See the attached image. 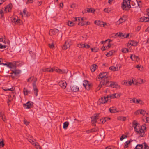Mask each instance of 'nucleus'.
I'll list each match as a JSON object with an SVG mask.
<instances>
[{
  "instance_id": "nucleus-56",
  "label": "nucleus",
  "mask_w": 149,
  "mask_h": 149,
  "mask_svg": "<svg viewBox=\"0 0 149 149\" xmlns=\"http://www.w3.org/2000/svg\"><path fill=\"white\" fill-rule=\"evenodd\" d=\"M48 45H49V47L51 49H53V48H54V45L53 43L49 44H48Z\"/></svg>"
},
{
  "instance_id": "nucleus-17",
  "label": "nucleus",
  "mask_w": 149,
  "mask_h": 149,
  "mask_svg": "<svg viewBox=\"0 0 149 149\" xmlns=\"http://www.w3.org/2000/svg\"><path fill=\"white\" fill-rule=\"evenodd\" d=\"M139 21L141 22H147L149 21V18L145 17H143L140 18Z\"/></svg>"
},
{
  "instance_id": "nucleus-14",
  "label": "nucleus",
  "mask_w": 149,
  "mask_h": 149,
  "mask_svg": "<svg viewBox=\"0 0 149 149\" xmlns=\"http://www.w3.org/2000/svg\"><path fill=\"white\" fill-rule=\"evenodd\" d=\"M59 85L62 88L65 89L66 88L67 86V83L64 81H61L59 82Z\"/></svg>"
},
{
  "instance_id": "nucleus-49",
  "label": "nucleus",
  "mask_w": 149,
  "mask_h": 149,
  "mask_svg": "<svg viewBox=\"0 0 149 149\" xmlns=\"http://www.w3.org/2000/svg\"><path fill=\"white\" fill-rule=\"evenodd\" d=\"M143 144L144 146V148L143 149H149V147L146 143L144 142Z\"/></svg>"
},
{
  "instance_id": "nucleus-28",
  "label": "nucleus",
  "mask_w": 149,
  "mask_h": 149,
  "mask_svg": "<svg viewBox=\"0 0 149 149\" xmlns=\"http://www.w3.org/2000/svg\"><path fill=\"white\" fill-rule=\"evenodd\" d=\"M115 52L114 50L110 51L107 53L106 55L107 57H109L112 55Z\"/></svg>"
},
{
  "instance_id": "nucleus-55",
  "label": "nucleus",
  "mask_w": 149,
  "mask_h": 149,
  "mask_svg": "<svg viewBox=\"0 0 149 149\" xmlns=\"http://www.w3.org/2000/svg\"><path fill=\"white\" fill-rule=\"evenodd\" d=\"M140 114L143 115L145 116L146 114V111L143 110H141L140 111Z\"/></svg>"
},
{
  "instance_id": "nucleus-41",
  "label": "nucleus",
  "mask_w": 149,
  "mask_h": 149,
  "mask_svg": "<svg viewBox=\"0 0 149 149\" xmlns=\"http://www.w3.org/2000/svg\"><path fill=\"white\" fill-rule=\"evenodd\" d=\"M116 84L115 83L111 81V83L110 84V87L113 88H115L116 87Z\"/></svg>"
},
{
  "instance_id": "nucleus-1",
  "label": "nucleus",
  "mask_w": 149,
  "mask_h": 149,
  "mask_svg": "<svg viewBox=\"0 0 149 149\" xmlns=\"http://www.w3.org/2000/svg\"><path fill=\"white\" fill-rule=\"evenodd\" d=\"M132 124L136 134H138L141 137L144 136L146 129V124L143 125L141 127L138 125V123L137 122L136 120H134L132 123Z\"/></svg>"
},
{
  "instance_id": "nucleus-58",
  "label": "nucleus",
  "mask_w": 149,
  "mask_h": 149,
  "mask_svg": "<svg viewBox=\"0 0 149 149\" xmlns=\"http://www.w3.org/2000/svg\"><path fill=\"white\" fill-rule=\"evenodd\" d=\"M3 90L5 91H12L14 90V88L13 87L10 88H7V89H4Z\"/></svg>"
},
{
  "instance_id": "nucleus-64",
  "label": "nucleus",
  "mask_w": 149,
  "mask_h": 149,
  "mask_svg": "<svg viewBox=\"0 0 149 149\" xmlns=\"http://www.w3.org/2000/svg\"><path fill=\"white\" fill-rule=\"evenodd\" d=\"M105 148L106 149H117L116 147H106Z\"/></svg>"
},
{
  "instance_id": "nucleus-39",
  "label": "nucleus",
  "mask_w": 149,
  "mask_h": 149,
  "mask_svg": "<svg viewBox=\"0 0 149 149\" xmlns=\"http://www.w3.org/2000/svg\"><path fill=\"white\" fill-rule=\"evenodd\" d=\"M109 110L110 112L111 113H113L116 112V110L113 107H111L109 109Z\"/></svg>"
},
{
  "instance_id": "nucleus-43",
  "label": "nucleus",
  "mask_w": 149,
  "mask_h": 149,
  "mask_svg": "<svg viewBox=\"0 0 149 149\" xmlns=\"http://www.w3.org/2000/svg\"><path fill=\"white\" fill-rule=\"evenodd\" d=\"M77 46L80 48H84V47H85V45L84 44L79 43L77 44Z\"/></svg>"
},
{
  "instance_id": "nucleus-51",
  "label": "nucleus",
  "mask_w": 149,
  "mask_h": 149,
  "mask_svg": "<svg viewBox=\"0 0 149 149\" xmlns=\"http://www.w3.org/2000/svg\"><path fill=\"white\" fill-rule=\"evenodd\" d=\"M52 69H53V72L54 71H55L58 73L59 72V69L58 68H55V67H53L52 68Z\"/></svg>"
},
{
  "instance_id": "nucleus-4",
  "label": "nucleus",
  "mask_w": 149,
  "mask_h": 149,
  "mask_svg": "<svg viewBox=\"0 0 149 149\" xmlns=\"http://www.w3.org/2000/svg\"><path fill=\"white\" fill-rule=\"evenodd\" d=\"M71 45V41L70 40H68L66 41L64 45L63 46L62 48L63 50H66L68 48H69Z\"/></svg>"
},
{
  "instance_id": "nucleus-61",
  "label": "nucleus",
  "mask_w": 149,
  "mask_h": 149,
  "mask_svg": "<svg viewBox=\"0 0 149 149\" xmlns=\"http://www.w3.org/2000/svg\"><path fill=\"white\" fill-rule=\"evenodd\" d=\"M114 95H115V98H118L120 96V94L119 93H114Z\"/></svg>"
},
{
  "instance_id": "nucleus-2",
  "label": "nucleus",
  "mask_w": 149,
  "mask_h": 149,
  "mask_svg": "<svg viewBox=\"0 0 149 149\" xmlns=\"http://www.w3.org/2000/svg\"><path fill=\"white\" fill-rule=\"evenodd\" d=\"M130 0H123L122 3V8L125 10H128L130 8Z\"/></svg>"
},
{
  "instance_id": "nucleus-53",
  "label": "nucleus",
  "mask_w": 149,
  "mask_h": 149,
  "mask_svg": "<svg viewBox=\"0 0 149 149\" xmlns=\"http://www.w3.org/2000/svg\"><path fill=\"white\" fill-rule=\"evenodd\" d=\"M136 3L138 6L139 8H141V2L140 1H138L137 0H136Z\"/></svg>"
},
{
  "instance_id": "nucleus-10",
  "label": "nucleus",
  "mask_w": 149,
  "mask_h": 149,
  "mask_svg": "<svg viewBox=\"0 0 149 149\" xmlns=\"http://www.w3.org/2000/svg\"><path fill=\"white\" fill-rule=\"evenodd\" d=\"M109 100L107 97H102L98 101V104H104L107 102Z\"/></svg>"
},
{
  "instance_id": "nucleus-8",
  "label": "nucleus",
  "mask_w": 149,
  "mask_h": 149,
  "mask_svg": "<svg viewBox=\"0 0 149 149\" xmlns=\"http://www.w3.org/2000/svg\"><path fill=\"white\" fill-rule=\"evenodd\" d=\"M83 85L85 88L87 90H89L91 87V86L88 81L84 80L83 81Z\"/></svg>"
},
{
  "instance_id": "nucleus-3",
  "label": "nucleus",
  "mask_w": 149,
  "mask_h": 149,
  "mask_svg": "<svg viewBox=\"0 0 149 149\" xmlns=\"http://www.w3.org/2000/svg\"><path fill=\"white\" fill-rule=\"evenodd\" d=\"M21 62L20 61H14L13 63H8V67H9L12 70H14L15 69H16V66H19L18 63L20 64Z\"/></svg>"
},
{
  "instance_id": "nucleus-47",
  "label": "nucleus",
  "mask_w": 149,
  "mask_h": 149,
  "mask_svg": "<svg viewBox=\"0 0 149 149\" xmlns=\"http://www.w3.org/2000/svg\"><path fill=\"white\" fill-rule=\"evenodd\" d=\"M4 146V143L3 139L2 140L0 139V146L3 147Z\"/></svg>"
},
{
  "instance_id": "nucleus-40",
  "label": "nucleus",
  "mask_w": 149,
  "mask_h": 149,
  "mask_svg": "<svg viewBox=\"0 0 149 149\" xmlns=\"http://www.w3.org/2000/svg\"><path fill=\"white\" fill-rule=\"evenodd\" d=\"M115 95H114V94H111V95H107V97L108 98L109 100V99H111V98L113 99V98H115Z\"/></svg>"
},
{
  "instance_id": "nucleus-25",
  "label": "nucleus",
  "mask_w": 149,
  "mask_h": 149,
  "mask_svg": "<svg viewBox=\"0 0 149 149\" xmlns=\"http://www.w3.org/2000/svg\"><path fill=\"white\" fill-rule=\"evenodd\" d=\"M12 72L11 74L14 73L15 74H19L21 72V71L19 70H16V69L14 70H12Z\"/></svg>"
},
{
  "instance_id": "nucleus-16",
  "label": "nucleus",
  "mask_w": 149,
  "mask_h": 149,
  "mask_svg": "<svg viewBox=\"0 0 149 149\" xmlns=\"http://www.w3.org/2000/svg\"><path fill=\"white\" fill-rule=\"evenodd\" d=\"M125 17L124 16L120 17L119 19L117 22V24L119 25L120 24L125 22Z\"/></svg>"
},
{
  "instance_id": "nucleus-20",
  "label": "nucleus",
  "mask_w": 149,
  "mask_h": 149,
  "mask_svg": "<svg viewBox=\"0 0 149 149\" xmlns=\"http://www.w3.org/2000/svg\"><path fill=\"white\" fill-rule=\"evenodd\" d=\"M130 58L133 61H135L136 60L137 61V59L139 60L138 57L136 56L135 55H131L130 56Z\"/></svg>"
},
{
  "instance_id": "nucleus-6",
  "label": "nucleus",
  "mask_w": 149,
  "mask_h": 149,
  "mask_svg": "<svg viewBox=\"0 0 149 149\" xmlns=\"http://www.w3.org/2000/svg\"><path fill=\"white\" fill-rule=\"evenodd\" d=\"M99 114H95L94 116L91 117L92 120L91 123L93 125H95V123L97 121V120L98 119V117Z\"/></svg>"
},
{
  "instance_id": "nucleus-24",
  "label": "nucleus",
  "mask_w": 149,
  "mask_h": 149,
  "mask_svg": "<svg viewBox=\"0 0 149 149\" xmlns=\"http://www.w3.org/2000/svg\"><path fill=\"white\" fill-rule=\"evenodd\" d=\"M97 67V65L95 64H93L91 65L90 68L92 72H94Z\"/></svg>"
},
{
  "instance_id": "nucleus-36",
  "label": "nucleus",
  "mask_w": 149,
  "mask_h": 149,
  "mask_svg": "<svg viewBox=\"0 0 149 149\" xmlns=\"http://www.w3.org/2000/svg\"><path fill=\"white\" fill-rule=\"evenodd\" d=\"M87 12L89 13H94V12L95 11V10L94 9H93L92 8H87L86 10Z\"/></svg>"
},
{
  "instance_id": "nucleus-62",
  "label": "nucleus",
  "mask_w": 149,
  "mask_h": 149,
  "mask_svg": "<svg viewBox=\"0 0 149 149\" xmlns=\"http://www.w3.org/2000/svg\"><path fill=\"white\" fill-rule=\"evenodd\" d=\"M84 45H85V47H84V48H85L86 49H88L90 47V46L88 44H84Z\"/></svg>"
},
{
  "instance_id": "nucleus-44",
  "label": "nucleus",
  "mask_w": 149,
  "mask_h": 149,
  "mask_svg": "<svg viewBox=\"0 0 149 149\" xmlns=\"http://www.w3.org/2000/svg\"><path fill=\"white\" fill-rule=\"evenodd\" d=\"M23 92L24 95H27L28 93V92L27 89L26 88H24L23 89Z\"/></svg>"
},
{
  "instance_id": "nucleus-46",
  "label": "nucleus",
  "mask_w": 149,
  "mask_h": 149,
  "mask_svg": "<svg viewBox=\"0 0 149 149\" xmlns=\"http://www.w3.org/2000/svg\"><path fill=\"white\" fill-rule=\"evenodd\" d=\"M91 50L92 52H98V49H97L95 48H91Z\"/></svg>"
},
{
  "instance_id": "nucleus-21",
  "label": "nucleus",
  "mask_w": 149,
  "mask_h": 149,
  "mask_svg": "<svg viewBox=\"0 0 149 149\" xmlns=\"http://www.w3.org/2000/svg\"><path fill=\"white\" fill-rule=\"evenodd\" d=\"M71 90L74 92H77L79 91V88L76 86H74L71 87Z\"/></svg>"
},
{
  "instance_id": "nucleus-12",
  "label": "nucleus",
  "mask_w": 149,
  "mask_h": 149,
  "mask_svg": "<svg viewBox=\"0 0 149 149\" xmlns=\"http://www.w3.org/2000/svg\"><path fill=\"white\" fill-rule=\"evenodd\" d=\"M95 24L100 26H102L104 27L106 24V23L100 21L99 20H96L95 21Z\"/></svg>"
},
{
  "instance_id": "nucleus-23",
  "label": "nucleus",
  "mask_w": 149,
  "mask_h": 149,
  "mask_svg": "<svg viewBox=\"0 0 149 149\" xmlns=\"http://www.w3.org/2000/svg\"><path fill=\"white\" fill-rule=\"evenodd\" d=\"M109 79L110 78H108L105 80V81L104 85H105L106 86H110V84L111 83V81H109Z\"/></svg>"
},
{
  "instance_id": "nucleus-38",
  "label": "nucleus",
  "mask_w": 149,
  "mask_h": 149,
  "mask_svg": "<svg viewBox=\"0 0 149 149\" xmlns=\"http://www.w3.org/2000/svg\"><path fill=\"white\" fill-rule=\"evenodd\" d=\"M98 130L97 128H93L90 130H88L87 132H94L97 131Z\"/></svg>"
},
{
  "instance_id": "nucleus-37",
  "label": "nucleus",
  "mask_w": 149,
  "mask_h": 149,
  "mask_svg": "<svg viewBox=\"0 0 149 149\" xmlns=\"http://www.w3.org/2000/svg\"><path fill=\"white\" fill-rule=\"evenodd\" d=\"M143 147V144H138L135 147L134 149H142Z\"/></svg>"
},
{
  "instance_id": "nucleus-60",
  "label": "nucleus",
  "mask_w": 149,
  "mask_h": 149,
  "mask_svg": "<svg viewBox=\"0 0 149 149\" xmlns=\"http://www.w3.org/2000/svg\"><path fill=\"white\" fill-rule=\"evenodd\" d=\"M24 123L26 125H29V122L27 121L25 119H24Z\"/></svg>"
},
{
  "instance_id": "nucleus-54",
  "label": "nucleus",
  "mask_w": 149,
  "mask_h": 149,
  "mask_svg": "<svg viewBox=\"0 0 149 149\" xmlns=\"http://www.w3.org/2000/svg\"><path fill=\"white\" fill-rule=\"evenodd\" d=\"M74 21H81V18L80 17H75L74 18Z\"/></svg>"
},
{
  "instance_id": "nucleus-26",
  "label": "nucleus",
  "mask_w": 149,
  "mask_h": 149,
  "mask_svg": "<svg viewBox=\"0 0 149 149\" xmlns=\"http://www.w3.org/2000/svg\"><path fill=\"white\" fill-rule=\"evenodd\" d=\"M132 141L131 140L127 141L125 143V145L124 146V148L125 149L127 148L128 147V145L130 144V143Z\"/></svg>"
},
{
  "instance_id": "nucleus-50",
  "label": "nucleus",
  "mask_w": 149,
  "mask_h": 149,
  "mask_svg": "<svg viewBox=\"0 0 149 149\" xmlns=\"http://www.w3.org/2000/svg\"><path fill=\"white\" fill-rule=\"evenodd\" d=\"M122 52H123V53H126L127 52H128V50L127 48H123L122 49Z\"/></svg>"
},
{
  "instance_id": "nucleus-31",
  "label": "nucleus",
  "mask_w": 149,
  "mask_h": 149,
  "mask_svg": "<svg viewBox=\"0 0 149 149\" xmlns=\"http://www.w3.org/2000/svg\"><path fill=\"white\" fill-rule=\"evenodd\" d=\"M29 141L30 142L32 145L34 143H35L36 141L35 139H34L33 137H31L30 138L28 139Z\"/></svg>"
},
{
  "instance_id": "nucleus-29",
  "label": "nucleus",
  "mask_w": 149,
  "mask_h": 149,
  "mask_svg": "<svg viewBox=\"0 0 149 149\" xmlns=\"http://www.w3.org/2000/svg\"><path fill=\"white\" fill-rule=\"evenodd\" d=\"M68 70L66 69L61 70L59 69V70L58 73L61 74L67 73L68 72Z\"/></svg>"
},
{
  "instance_id": "nucleus-27",
  "label": "nucleus",
  "mask_w": 149,
  "mask_h": 149,
  "mask_svg": "<svg viewBox=\"0 0 149 149\" xmlns=\"http://www.w3.org/2000/svg\"><path fill=\"white\" fill-rule=\"evenodd\" d=\"M33 145L37 149H41L40 146L39 145L38 143L36 141L33 143Z\"/></svg>"
},
{
  "instance_id": "nucleus-7",
  "label": "nucleus",
  "mask_w": 149,
  "mask_h": 149,
  "mask_svg": "<svg viewBox=\"0 0 149 149\" xmlns=\"http://www.w3.org/2000/svg\"><path fill=\"white\" fill-rule=\"evenodd\" d=\"M30 80H32V86L33 87H36V83L37 80V78L33 76L27 79V82H30Z\"/></svg>"
},
{
  "instance_id": "nucleus-11",
  "label": "nucleus",
  "mask_w": 149,
  "mask_h": 149,
  "mask_svg": "<svg viewBox=\"0 0 149 149\" xmlns=\"http://www.w3.org/2000/svg\"><path fill=\"white\" fill-rule=\"evenodd\" d=\"M12 4H8L7 5L5 8L3 13L10 12L12 9Z\"/></svg>"
},
{
  "instance_id": "nucleus-5",
  "label": "nucleus",
  "mask_w": 149,
  "mask_h": 149,
  "mask_svg": "<svg viewBox=\"0 0 149 149\" xmlns=\"http://www.w3.org/2000/svg\"><path fill=\"white\" fill-rule=\"evenodd\" d=\"M99 76L98 78H99V77L101 79L103 78L104 80H105L106 79L110 78L107 73L105 72L100 73L99 74Z\"/></svg>"
},
{
  "instance_id": "nucleus-9",
  "label": "nucleus",
  "mask_w": 149,
  "mask_h": 149,
  "mask_svg": "<svg viewBox=\"0 0 149 149\" xmlns=\"http://www.w3.org/2000/svg\"><path fill=\"white\" fill-rule=\"evenodd\" d=\"M33 105V103L32 102L28 101L26 103L23 104V106L24 108L29 109L31 108Z\"/></svg>"
},
{
  "instance_id": "nucleus-59",
  "label": "nucleus",
  "mask_w": 149,
  "mask_h": 149,
  "mask_svg": "<svg viewBox=\"0 0 149 149\" xmlns=\"http://www.w3.org/2000/svg\"><path fill=\"white\" fill-rule=\"evenodd\" d=\"M127 82H128V85L129 86L131 85L132 84L134 83L133 79L132 80V81H131V80L128 81Z\"/></svg>"
},
{
  "instance_id": "nucleus-18",
  "label": "nucleus",
  "mask_w": 149,
  "mask_h": 149,
  "mask_svg": "<svg viewBox=\"0 0 149 149\" xmlns=\"http://www.w3.org/2000/svg\"><path fill=\"white\" fill-rule=\"evenodd\" d=\"M105 81V80H102L100 81V84H99V85L98 86V87L97 88V90H98L100 89V88L102 87L103 85H104Z\"/></svg>"
},
{
  "instance_id": "nucleus-30",
  "label": "nucleus",
  "mask_w": 149,
  "mask_h": 149,
  "mask_svg": "<svg viewBox=\"0 0 149 149\" xmlns=\"http://www.w3.org/2000/svg\"><path fill=\"white\" fill-rule=\"evenodd\" d=\"M117 119L118 120H119L124 121H125L126 119V117L122 116H120L118 117Z\"/></svg>"
},
{
  "instance_id": "nucleus-32",
  "label": "nucleus",
  "mask_w": 149,
  "mask_h": 149,
  "mask_svg": "<svg viewBox=\"0 0 149 149\" xmlns=\"http://www.w3.org/2000/svg\"><path fill=\"white\" fill-rule=\"evenodd\" d=\"M33 88L34 91V93L36 96H37L38 94V91L37 87H33Z\"/></svg>"
},
{
  "instance_id": "nucleus-35",
  "label": "nucleus",
  "mask_w": 149,
  "mask_h": 149,
  "mask_svg": "<svg viewBox=\"0 0 149 149\" xmlns=\"http://www.w3.org/2000/svg\"><path fill=\"white\" fill-rule=\"evenodd\" d=\"M0 116L1 118L4 121H6V119L5 118V116L1 112H0Z\"/></svg>"
},
{
  "instance_id": "nucleus-45",
  "label": "nucleus",
  "mask_w": 149,
  "mask_h": 149,
  "mask_svg": "<svg viewBox=\"0 0 149 149\" xmlns=\"http://www.w3.org/2000/svg\"><path fill=\"white\" fill-rule=\"evenodd\" d=\"M24 15L26 17L28 16V12L26 9H24L23 11Z\"/></svg>"
},
{
  "instance_id": "nucleus-63",
  "label": "nucleus",
  "mask_w": 149,
  "mask_h": 149,
  "mask_svg": "<svg viewBox=\"0 0 149 149\" xmlns=\"http://www.w3.org/2000/svg\"><path fill=\"white\" fill-rule=\"evenodd\" d=\"M6 45H3L1 44H0V49H4L6 47Z\"/></svg>"
},
{
  "instance_id": "nucleus-33",
  "label": "nucleus",
  "mask_w": 149,
  "mask_h": 149,
  "mask_svg": "<svg viewBox=\"0 0 149 149\" xmlns=\"http://www.w3.org/2000/svg\"><path fill=\"white\" fill-rule=\"evenodd\" d=\"M69 124V123L68 121L65 122L63 123V128L65 129H66Z\"/></svg>"
},
{
  "instance_id": "nucleus-48",
  "label": "nucleus",
  "mask_w": 149,
  "mask_h": 149,
  "mask_svg": "<svg viewBox=\"0 0 149 149\" xmlns=\"http://www.w3.org/2000/svg\"><path fill=\"white\" fill-rule=\"evenodd\" d=\"M128 82H127V80H124L122 82V84L125 86L128 85Z\"/></svg>"
},
{
  "instance_id": "nucleus-13",
  "label": "nucleus",
  "mask_w": 149,
  "mask_h": 149,
  "mask_svg": "<svg viewBox=\"0 0 149 149\" xmlns=\"http://www.w3.org/2000/svg\"><path fill=\"white\" fill-rule=\"evenodd\" d=\"M58 30L56 29H51L49 31V34L51 36L54 35L58 33Z\"/></svg>"
},
{
  "instance_id": "nucleus-42",
  "label": "nucleus",
  "mask_w": 149,
  "mask_h": 149,
  "mask_svg": "<svg viewBox=\"0 0 149 149\" xmlns=\"http://www.w3.org/2000/svg\"><path fill=\"white\" fill-rule=\"evenodd\" d=\"M68 25L70 26H74V23L73 22L69 21L68 23Z\"/></svg>"
},
{
  "instance_id": "nucleus-57",
  "label": "nucleus",
  "mask_w": 149,
  "mask_h": 149,
  "mask_svg": "<svg viewBox=\"0 0 149 149\" xmlns=\"http://www.w3.org/2000/svg\"><path fill=\"white\" fill-rule=\"evenodd\" d=\"M136 103H140V104H141L142 103V101L140 99H136Z\"/></svg>"
},
{
  "instance_id": "nucleus-52",
  "label": "nucleus",
  "mask_w": 149,
  "mask_h": 149,
  "mask_svg": "<svg viewBox=\"0 0 149 149\" xmlns=\"http://www.w3.org/2000/svg\"><path fill=\"white\" fill-rule=\"evenodd\" d=\"M127 137V136L126 135H123L120 138V140L121 141L123 140L125 138H126Z\"/></svg>"
},
{
  "instance_id": "nucleus-15",
  "label": "nucleus",
  "mask_w": 149,
  "mask_h": 149,
  "mask_svg": "<svg viewBox=\"0 0 149 149\" xmlns=\"http://www.w3.org/2000/svg\"><path fill=\"white\" fill-rule=\"evenodd\" d=\"M137 45V42L134 40H131L129 41L127 44V46H129L130 45L133 46H136Z\"/></svg>"
},
{
  "instance_id": "nucleus-22",
  "label": "nucleus",
  "mask_w": 149,
  "mask_h": 149,
  "mask_svg": "<svg viewBox=\"0 0 149 149\" xmlns=\"http://www.w3.org/2000/svg\"><path fill=\"white\" fill-rule=\"evenodd\" d=\"M118 36L122 38H125V33H121L119 32V33H117L115 35V36L117 37Z\"/></svg>"
},
{
  "instance_id": "nucleus-19",
  "label": "nucleus",
  "mask_w": 149,
  "mask_h": 149,
  "mask_svg": "<svg viewBox=\"0 0 149 149\" xmlns=\"http://www.w3.org/2000/svg\"><path fill=\"white\" fill-rule=\"evenodd\" d=\"M53 70L52 68H47L43 69L42 71L45 72H53Z\"/></svg>"
},
{
  "instance_id": "nucleus-34",
  "label": "nucleus",
  "mask_w": 149,
  "mask_h": 149,
  "mask_svg": "<svg viewBox=\"0 0 149 149\" xmlns=\"http://www.w3.org/2000/svg\"><path fill=\"white\" fill-rule=\"evenodd\" d=\"M109 69L113 71H117L118 70V68H116L114 66H111L109 68Z\"/></svg>"
}]
</instances>
